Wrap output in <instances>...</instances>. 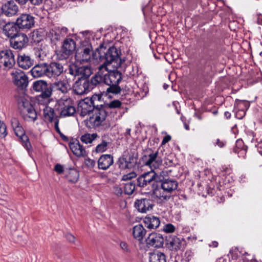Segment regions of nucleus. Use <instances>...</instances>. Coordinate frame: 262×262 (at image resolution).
Returning <instances> with one entry per match:
<instances>
[{
  "label": "nucleus",
  "mask_w": 262,
  "mask_h": 262,
  "mask_svg": "<svg viewBox=\"0 0 262 262\" xmlns=\"http://www.w3.org/2000/svg\"><path fill=\"white\" fill-rule=\"evenodd\" d=\"M49 35L51 37V39L52 42L55 40H59L61 38V36L59 33L53 30H52L50 32Z\"/></svg>",
  "instance_id": "8fccbe9b"
},
{
  "label": "nucleus",
  "mask_w": 262,
  "mask_h": 262,
  "mask_svg": "<svg viewBox=\"0 0 262 262\" xmlns=\"http://www.w3.org/2000/svg\"><path fill=\"white\" fill-rule=\"evenodd\" d=\"M84 163L85 166L89 169H93L96 165L95 161L89 158L85 159Z\"/></svg>",
  "instance_id": "603ef678"
},
{
  "label": "nucleus",
  "mask_w": 262,
  "mask_h": 262,
  "mask_svg": "<svg viewBox=\"0 0 262 262\" xmlns=\"http://www.w3.org/2000/svg\"><path fill=\"white\" fill-rule=\"evenodd\" d=\"M32 89L36 92L39 93L38 96V100L40 99L48 100L52 95L51 83H48L43 80H38L33 82Z\"/></svg>",
  "instance_id": "0eeeda50"
},
{
  "label": "nucleus",
  "mask_w": 262,
  "mask_h": 262,
  "mask_svg": "<svg viewBox=\"0 0 262 262\" xmlns=\"http://www.w3.org/2000/svg\"><path fill=\"white\" fill-rule=\"evenodd\" d=\"M28 41L26 34L18 33L10 39V46L15 49L21 50L27 46Z\"/></svg>",
  "instance_id": "4468645a"
},
{
  "label": "nucleus",
  "mask_w": 262,
  "mask_h": 262,
  "mask_svg": "<svg viewBox=\"0 0 262 262\" xmlns=\"http://www.w3.org/2000/svg\"><path fill=\"white\" fill-rule=\"evenodd\" d=\"M75 41L72 38H68L64 40L61 48L57 54L59 60H63L68 59L72 55L76 50Z\"/></svg>",
  "instance_id": "6e6552de"
},
{
  "label": "nucleus",
  "mask_w": 262,
  "mask_h": 262,
  "mask_svg": "<svg viewBox=\"0 0 262 262\" xmlns=\"http://www.w3.org/2000/svg\"><path fill=\"white\" fill-rule=\"evenodd\" d=\"M146 233V230L141 224L135 226L133 229V234L135 238L138 241L142 240Z\"/></svg>",
  "instance_id": "473e14b6"
},
{
  "label": "nucleus",
  "mask_w": 262,
  "mask_h": 262,
  "mask_svg": "<svg viewBox=\"0 0 262 262\" xmlns=\"http://www.w3.org/2000/svg\"><path fill=\"white\" fill-rule=\"evenodd\" d=\"M144 165L152 168H157L162 164V159L159 156L158 151H154L151 149L147 150L146 154L141 158Z\"/></svg>",
  "instance_id": "1a4fd4ad"
},
{
  "label": "nucleus",
  "mask_w": 262,
  "mask_h": 262,
  "mask_svg": "<svg viewBox=\"0 0 262 262\" xmlns=\"http://www.w3.org/2000/svg\"><path fill=\"white\" fill-rule=\"evenodd\" d=\"M79 66L74 63L70 65L68 69L69 73L74 76H79Z\"/></svg>",
  "instance_id": "de8ad7c7"
},
{
  "label": "nucleus",
  "mask_w": 262,
  "mask_h": 262,
  "mask_svg": "<svg viewBox=\"0 0 262 262\" xmlns=\"http://www.w3.org/2000/svg\"><path fill=\"white\" fill-rule=\"evenodd\" d=\"M98 137L97 133H86L80 137L81 141L85 144L91 143L94 140Z\"/></svg>",
  "instance_id": "ea45409f"
},
{
  "label": "nucleus",
  "mask_w": 262,
  "mask_h": 262,
  "mask_svg": "<svg viewBox=\"0 0 262 262\" xmlns=\"http://www.w3.org/2000/svg\"><path fill=\"white\" fill-rule=\"evenodd\" d=\"M125 159L130 169L134 168L138 160V154L135 152H128L127 154H124Z\"/></svg>",
  "instance_id": "72a5a7b5"
},
{
  "label": "nucleus",
  "mask_w": 262,
  "mask_h": 262,
  "mask_svg": "<svg viewBox=\"0 0 262 262\" xmlns=\"http://www.w3.org/2000/svg\"><path fill=\"white\" fill-rule=\"evenodd\" d=\"M7 135V127L4 121L0 120V137L5 138Z\"/></svg>",
  "instance_id": "09e8293b"
},
{
  "label": "nucleus",
  "mask_w": 262,
  "mask_h": 262,
  "mask_svg": "<svg viewBox=\"0 0 262 262\" xmlns=\"http://www.w3.org/2000/svg\"><path fill=\"white\" fill-rule=\"evenodd\" d=\"M114 193L118 196H121L122 194V189L121 187L118 186H115L113 188Z\"/></svg>",
  "instance_id": "4d7b16f0"
},
{
  "label": "nucleus",
  "mask_w": 262,
  "mask_h": 262,
  "mask_svg": "<svg viewBox=\"0 0 262 262\" xmlns=\"http://www.w3.org/2000/svg\"><path fill=\"white\" fill-rule=\"evenodd\" d=\"M43 116L46 121L51 123L55 122L56 118L59 119V116L56 115L54 110L49 106H46L43 108Z\"/></svg>",
  "instance_id": "2f4dec72"
},
{
  "label": "nucleus",
  "mask_w": 262,
  "mask_h": 262,
  "mask_svg": "<svg viewBox=\"0 0 262 262\" xmlns=\"http://www.w3.org/2000/svg\"><path fill=\"white\" fill-rule=\"evenodd\" d=\"M171 140V137L169 135L165 136L162 140V144H165Z\"/></svg>",
  "instance_id": "69168bd1"
},
{
  "label": "nucleus",
  "mask_w": 262,
  "mask_h": 262,
  "mask_svg": "<svg viewBox=\"0 0 262 262\" xmlns=\"http://www.w3.org/2000/svg\"><path fill=\"white\" fill-rule=\"evenodd\" d=\"M109 144V142L103 140L102 142L99 144L95 148L96 152H102L107 150V146Z\"/></svg>",
  "instance_id": "49530a36"
},
{
  "label": "nucleus",
  "mask_w": 262,
  "mask_h": 262,
  "mask_svg": "<svg viewBox=\"0 0 262 262\" xmlns=\"http://www.w3.org/2000/svg\"><path fill=\"white\" fill-rule=\"evenodd\" d=\"M15 64V55L11 50H5L0 52V68L8 71Z\"/></svg>",
  "instance_id": "9d476101"
},
{
  "label": "nucleus",
  "mask_w": 262,
  "mask_h": 262,
  "mask_svg": "<svg viewBox=\"0 0 262 262\" xmlns=\"http://www.w3.org/2000/svg\"><path fill=\"white\" fill-rule=\"evenodd\" d=\"M30 73L34 78L47 77L48 63L46 62H41L36 64L32 68Z\"/></svg>",
  "instance_id": "5701e85b"
},
{
  "label": "nucleus",
  "mask_w": 262,
  "mask_h": 262,
  "mask_svg": "<svg viewBox=\"0 0 262 262\" xmlns=\"http://www.w3.org/2000/svg\"><path fill=\"white\" fill-rule=\"evenodd\" d=\"M17 61L18 66L24 69H28L33 65L34 60L25 54H19Z\"/></svg>",
  "instance_id": "a878e982"
},
{
  "label": "nucleus",
  "mask_w": 262,
  "mask_h": 262,
  "mask_svg": "<svg viewBox=\"0 0 262 262\" xmlns=\"http://www.w3.org/2000/svg\"><path fill=\"white\" fill-rule=\"evenodd\" d=\"M15 2L20 6H24L28 2L34 6H39L42 3L43 0H15Z\"/></svg>",
  "instance_id": "37998d69"
},
{
  "label": "nucleus",
  "mask_w": 262,
  "mask_h": 262,
  "mask_svg": "<svg viewBox=\"0 0 262 262\" xmlns=\"http://www.w3.org/2000/svg\"><path fill=\"white\" fill-rule=\"evenodd\" d=\"M15 99L19 108L24 115V118L28 121L34 122L37 119V115L30 102L23 94L15 95Z\"/></svg>",
  "instance_id": "20e7f679"
},
{
  "label": "nucleus",
  "mask_w": 262,
  "mask_h": 262,
  "mask_svg": "<svg viewBox=\"0 0 262 262\" xmlns=\"http://www.w3.org/2000/svg\"><path fill=\"white\" fill-rule=\"evenodd\" d=\"M11 125L15 135L18 137L23 147L29 153L32 151V147L28 137L26 135L25 131L20 124L19 119L13 117L11 120Z\"/></svg>",
  "instance_id": "39448f33"
},
{
  "label": "nucleus",
  "mask_w": 262,
  "mask_h": 262,
  "mask_svg": "<svg viewBox=\"0 0 262 262\" xmlns=\"http://www.w3.org/2000/svg\"><path fill=\"white\" fill-rule=\"evenodd\" d=\"M89 84L91 91L97 86L105 84L103 72L99 71L91 78L90 80H89Z\"/></svg>",
  "instance_id": "bb28decb"
},
{
  "label": "nucleus",
  "mask_w": 262,
  "mask_h": 262,
  "mask_svg": "<svg viewBox=\"0 0 262 262\" xmlns=\"http://www.w3.org/2000/svg\"><path fill=\"white\" fill-rule=\"evenodd\" d=\"M66 176L70 182L75 183L79 179V172L74 168H71L69 170Z\"/></svg>",
  "instance_id": "4c0bfd02"
},
{
  "label": "nucleus",
  "mask_w": 262,
  "mask_h": 262,
  "mask_svg": "<svg viewBox=\"0 0 262 262\" xmlns=\"http://www.w3.org/2000/svg\"><path fill=\"white\" fill-rule=\"evenodd\" d=\"M69 147L74 155L78 157H84L86 156V152L77 140H73L69 143Z\"/></svg>",
  "instance_id": "b1692460"
},
{
  "label": "nucleus",
  "mask_w": 262,
  "mask_h": 262,
  "mask_svg": "<svg viewBox=\"0 0 262 262\" xmlns=\"http://www.w3.org/2000/svg\"><path fill=\"white\" fill-rule=\"evenodd\" d=\"M59 122V119L56 118L55 121L54 122V128H55L56 132L57 133H58L59 134H61V132L59 127V125H58Z\"/></svg>",
  "instance_id": "052dcab7"
},
{
  "label": "nucleus",
  "mask_w": 262,
  "mask_h": 262,
  "mask_svg": "<svg viewBox=\"0 0 262 262\" xmlns=\"http://www.w3.org/2000/svg\"><path fill=\"white\" fill-rule=\"evenodd\" d=\"M117 164L119 168L121 169H130L123 155L118 159Z\"/></svg>",
  "instance_id": "c03bdc74"
},
{
  "label": "nucleus",
  "mask_w": 262,
  "mask_h": 262,
  "mask_svg": "<svg viewBox=\"0 0 262 262\" xmlns=\"http://www.w3.org/2000/svg\"><path fill=\"white\" fill-rule=\"evenodd\" d=\"M61 106L60 116L66 117L73 116L76 112L73 102L71 99H66L62 102Z\"/></svg>",
  "instance_id": "aec40b11"
},
{
  "label": "nucleus",
  "mask_w": 262,
  "mask_h": 262,
  "mask_svg": "<svg viewBox=\"0 0 262 262\" xmlns=\"http://www.w3.org/2000/svg\"><path fill=\"white\" fill-rule=\"evenodd\" d=\"M145 226L148 229H156L160 224L159 218L154 215L146 216L144 220Z\"/></svg>",
  "instance_id": "7c9ffc66"
},
{
  "label": "nucleus",
  "mask_w": 262,
  "mask_h": 262,
  "mask_svg": "<svg viewBox=\"0 0 262 262\" xmlns=\"http://www.w3.org/2000/svg\"><path fill=\"white\" fill-rule=\"evenodd\" d=\"M226 144V142L224 141H221L219 139H217L214 143V145L218 146L220 148L223 147Z\"/></svg>",
  "instance_id": "13d9d810"
},
{
  "label": "nucleus",
  "mask_w": 262,
  "mask_h": 262,
  "mask_svg": "<svg viewBox=\"0 0 262 262\" xmlns=\"http://www.w3.org/2000/svg\"><path fill=\"white\" fill-rule=\"evenodd\" d=\"M234 106L238 110V113H242V116H244L246 114V111L249 108L250 104L247 101L236 99Z\"/></svg>",
  "instance_id": "f704fd0d"
},
{
  "label": "nucleus",
  "mask_w": 262,
  "mask_h": 262,
  "mask_svg": "<svg viewBox=\"0 0 262 262\" xmlns=\"http://www.w3.org/2000/svg\"><path fill=\"white\" fill-rule=\"evenodd\" d=\"M16 23L8 22L3 26V32L11 39L18 33Z\"/></svg>",
  "instance_id": "cd10ccee"
},
{
  "label": "nucleus",
  "mask_w": 262,
  "mask_h": 262,
  "mask_svg": "<svg viewBox=\"0 0 262 262\" xmlns=\"http://www.w3.org/2000/svg\"><path fill=\"white\" fill-rule=\"evenodd\" d=\"M149 262H166V255L164 253L158 251L150 253Z\"/></svg>",
  "instance_id": "c9c22d12"
},
{
  "label": "nucleus",
  "mask_w": 262,
  "mask_h": 262,
  "mask_svg": "<svg viewBox=\"0 0 262 262\" xmlns=\"http://www.w3.org/2000/svg\"><path fill=\"white\" fill-rule=\"evenodd\" d=\"M75 94L82 95L87 94L91 90L89 86V80L83 79L77 80L73 86Z\"/></svg>",
  "instance_id": "a211bd4d"
},
{
  "label": "nucleus",
  "mask_w": 262,
  "mask_h": 262,
  "mask_svg": "<svg viewBox=\"0 0 262 262\" xmlns=\"http://www.w3.org/2000/svg\"><path fill=\"white\" fill-rule=\"evenodd\" d=\"M154 206L152 200L149 199H138L135 202V208L141 213H146L147 211L151 210Z\"/></svg>",
  "instance_id": "dca6fc26"
},
{
  "label": "nucleus",
  "mask_w": 262,
  "mask_h": 262,
  "mask_svg": "<svg viewBox=\"0 0 262 262\" xmlns=\"http://www.w3.org/2000/svg\"><path fill=\"white\" fill-rule=\"evenodd\" d=\"M113 163V156L110 154L103 155L98 160V168L100 169L106 170Z\"/></svg>",
  "instance_id": "393cba45"
},
{
  "label": "nucleus",
  "mask_w": 262,
  "mask_h": 262,
  "mask_svg": "<svg viewBox=\"0 0 262 262\" xmlns=\"http://www.w3.org/2000/svg\"><path fill=\"white\" fill-rule=\"evenodd\" d=\"M178 182L173 179L161 180L159 177L158 182L156 183L154 189V194L159 199L167 200L170 197V193L177 189Z\"/></svg>",
  "instance_id": "7ed1b4c3"
},
{
  "label": "nucleus",
  "mask_w": 262,
  "mask_h": 262,
  "mask_svg": "<svg viewBox=\"0 0 262 262\" xmlns=\"http://www.w3.org/2000/svg\"><path fill=\"white\" fill-rule=\"evenodd\" d=\"M179 105L180 104L178 101H173L172 103V106L175 108L178 114L180 113L179 110L178 109V106H179Z\"/></svg>",
  "instance_id": "0e129e2a"
},
{
  "label": "nucleus",
  "mask_w": 262,
  "mask_h": 262,
  "mask_svg": "<svg viewBox=\"0 0 262 262\" xmlns=\"http://www.w3.org/2000/svg\"><path fill=\"white\" fill-rule=\"evenodd\" d=\"M79 76L81 78L79 79H87L92 74V69L90 66H83L79 67Z\"/></svg>",
  "instance_id": "e433bc0d"
},
{
  "label": "nucleus",
  "mask_w": 262,
  "mask_h": 262,
  "mask_svg": "<svg viewBox=\"0 0 262 262\" xmlns=\"http://www.w3.org/2000/svg\"><path fill=\"white\" fill-rule=\"evenodd\" d=\"M92 101L89 100V98H85L80 101L78 104V109L80 112V115L81 116H85L86 115L89 116V114L91 113L94 109H95V105L92 103Z\"/></svg>",
  "instance_id": "6ab92c4d"
},
{
  "label": "nucleus",
  "mask_w": 262,
  "mask_h": 262,
  "mask_svg": "<svg viewBox=\"0 0 262 262\" xmlns=\"http://www.w3.org/2000/svg\"><path fill=\"white\" fill-rule=\"evenodd\" d=\"M98 55L96 58H99L101 61L104 60V64H109L115 63L114 66H120L121 60L120 57L121 51L117 49L114 46L110 47L107 50L104 48L103 45H101L99 48L97 49Z\"/></svg>",
  "instance_id": "f03ea898"
},
{
  "label": "nucleus",
  "mask_w": 262,
  "mask_h": 262,
  "mask_svg": "<svg viewBox=\"0 0 262 262\" xmlns=\"http://www.w3.org/2000/svg\"><path fill=\"white\" fill-rule=\"evenodd\" d=\"M159 176L153 170L144 172L139 176L136 180L137 187H145L148 185H152L151 191L154 194V189L156 187V183L158 182Z\"/></svg>",
  "instance_id": "423d86ee"
},
{
  "label": "nucleus",
  "mask_w": 262,
  "mask_h": 262,
  "mask_svg": "<svg viewBox=\"0 0 262 262\" xmlns=\"http://www.w3.org/2000/svg\"><path fill=\"white\" fill-rule=\"evenodd\" d=\"M18 7L13 0L8 1L2 4L1 7L2 14L11 17L16 15L18 12Z\"/></svg>",
  "instance_id": "2eb2a0df"
},
{
  "label": "nucleus",
  "mask_w": 262,
  "mask_h": 262,
  "mask_svg": "<svg viewBox=\"0 0 262 262\" xmlns=\"http://www.w3.org/2000/svg\"><path fill=\"white\" fill-rule=\"evenodd\" d=\"M51 88L53 91H60L63 94H66L71 89L69 83L64 80H59L51 83Z\"/></svg>",
  "instance_id": "c756f323"
},
{
  "label": "nucleus",
  "mask_w": 262,
  "mask_h": 262,
  "mask_svg": "<svg viewBox=\"0 0 262 262\" xmlns=\"http://www.w3.org/2000/svg\"><path fill=\"white\" fill-rule=\"evenodd\" d=\"M209 246L216 248L218 246V243L216 241H212L209 244Z\"/></svg>",
  "instance_id": "774afa93"
},
{
  "label": "nucleus",
  "mask_w": 262,
  "mask_h": 262,
  "mask_svg": "<svg viewBox=\"0 0 262 262\" xmlns=\"http://www.w3.org/2000/svg\"><path fill=\"white\" fill-rule=\"evenodd\" d=\"M131 129L130 128H127L124 134V136L127 139H128L130 137Z\"/></svg>",
  "instance_id": "338daca9"
},
{
  "label": "nucleus",
  "mask_w": 262,
  "mask_h": 262,
  "mask_svg": "<svg viewBox=\"0 0 262 262\" xmlns=\"http://www.w3.org/2000/svg\"><path fill=\"white\" fill-rule=\"evenodd\" d=\"M17 27L22 30H28L34 26V17L30 14L23 13L16 19Z\"/></svg>",
  "instance_id": "f8f14e48"
},
{
  "label": "nucleus",
  "mask_w": 262,
  "mask_h": 262,
  "mask_svg": "<svg viewBox=\"0 0 262 262\" xmlns=\"http://www.w3.org/2000/svg\"><path fill=\"white\" fill-rule=\"evenodd\" d=\"M63 71L62 65L57 62H51L48 63L47 77L50 78H56L59 76Z\"/></svg>",
  "instance_id": "412c9836"
},
{
  "label": "nucleus",
  "mask_w": 262,
  "mask_h": 262,
  "mask_svg": "<svg viewBox=\"0 0 262 262\" xmlns=\"http://www.w3.org/2000/svg\"><path fill=\"white\" fill-rule=\"evenodd\" d=\"M11 75L14 84L17 87L23 90L28 86V78L24 72L19 69H14Z\"/></svg>",
  "instance_id": "ddd939ff"
},
{
  "label": "nucleus",
  "mask_w": 262,
  "mask_h": 262,
  "mask_svg": "<svg viewBox=\"0 0 262 262\" xmlns=\"http://www.w3.org/2000/svg\"><path fill=\"white\" fill-rule=\"evenodd\" d=\"M167 244L168 249L171 251L176 252L180 249V238L179 235H171L167 239Z\"/></svg>",
  "instance_id": "c85d7f7f"
},
{
  "label": "nucleus",
  "mask_w": 262,
  "mask_h": 262,
  "mask_svg": "<svg viewBox=\"0 0 262 262\" xmlns=\"http://www.w3.org/2000/svg\"><path fill=\"white\" fill-rule=\"evenodd\" d=\"M136 187L135 180L128 181L124 184V192L127 195H130L133 193Z\"/></svg>",
  "instance_id": "58836bf2"
},
{
  "label": "nucleus",
  "mask_w": 262,
  "mask_h": 262,
  "mask_svg": "<svg viewBox=\"0 0 262 262\" xmlns=\"http://www.w3.org/2000/svg\"><path fill=\"white\" fill-rule=\"evenodd\" d=\"M103 106H105L106 112H108L109 108H123L121 102L119 100H114L109 103H104Z\"/></svg>",
  "instance_id": "a19ab883"
},
{
  "label": "nucleus",
  "mask_w": 262,
  "mask_h": 262,
  "mask_svg": "<svg viewBox=\"0 0 262 262\" xmlns=\"http://www.w3.org/2000/svg\"><path fill=\"white\" fill-rule=\"evenodd\" d=\"M192 256V253L191 251H187L185 254V257H186V261H189L191 257Z\"/></svg>",
  "instance_id": "e2e57ef3"
},
{
  "label": "nucleus",
  "mask_w": 262,
  "mask_h": 262,
  "mask_svg": "<svg viewBox=\"0 0 262 262\" xmlns=\"http://www.w3.org/2000/svg\"><path fill=\"white\" fill-rule=\"evenodd\" d=\"M65 237L69 242L74 243L75 237L73 234L71 233H67L66 234Z\"/></svg>",
  "instance_id": "bf43d9fd"
},
{
  "label": "nucleus",
  "mask_w": 262,
  "mask_h": 262,
  "mask_svg": "<svg viewBox=\"0 0 262 262\" xmlns=\"http://www.w3.org/2000/svg\"><path fill=\"white\" fill-rule=\"evenodd\" d=\"M163 231L166 233H172L176 230V227L170 223L165 225L163 227Z\"/></svg>",
  "instance_id": "3c124183"
},
{
  "label": "nucleus",
  "mask_w": 262,
  "mask_h": 262,
  "mask_svg": "<svg viewBox=\"0 0 262 262\" xmlns=\"http://www.w3.org/2000/svg\"><path fill=\"white\" fill-rule=\"evenodd\" d=\"M35 55L36 57L41 61L45 60V57H46V54L45 51H43L42 49L38 50L35 52Z\"/></svg>",
  "instance_id": "5fc2aeb1"
},
{
  "label": "nucleus",
  "mask_w": 262,
  "mask_h": 262,
  "mask_svg": "<svg viewBox=\"0 0 262 262\" xmlns=\"http://www.w3.org/2000/svg\"><path fill=\"white\" fill-rule=\"evenodd\" d=\"M101 98V94H94L91 98H89V100H90L92 102V103L97 107L99 106H103V104H98V102L100 101Z\"/></svg>",
  "instance_id": "a18cd8bd"
},
{
  "label": "nucleus",
  "mask_w": 262,
  "mask_h": 262,
  "mask_svg": "<svg viewBox=\"0 0 262 262\" xmlns=\"http://www.w3.org/2000/svg\"><path fill=\"white\" fill-rule=\"evenodd\" d=\"M108 87L106 89V92L108 94L111 93L114 95L120 94L122 89L119 86V84H107Z\"/></svg>",
  "instance_id": "79ce46f5"
},
{
  "label": "nucleus",
  "mask_w": 262,
  "mask_h": 262,
  "mask_svg": "<svg viewBox=\"0 0 262 262\" xmlns=\"http://www.w3.org/2000/svg\"><path fill=\"white\" fill-rule=\"evenodd\" d=\"M137 174L135 172H130V173H128L127 174H124L123 176H122V181H132V179L133 178H134L136 177Z\"/></svg>",
  "instance_id": "864d4df0"
},
{
  "label": "nucleus",
  "mask_w": 262,
  "mask_h": 262,
  "mask_svg": "<svg viewBox=\"0 0 262 262\" xmlns=\"http://www.w3.org/2000/svg\"><path fill=\"white\" fill-rule=\"evenodd\" d=\"M164 241L163 236L156 232L150 233L146 239V244L149 247L151 246L155 248H161L163 246Z\"/></svg>",
  "instance_id": "f3484780"
},
{
  "label": "nucleus",
  "mask_w": 262,
  "mask_h": 262,
  "mask_svg": "<svg viewBox=\"0 0 262 262\" xmlns=\"http://www.w3.org/2000/svg\"><path fill=\"white\" fill-rule=\"evenodd\" d=\"M54 169L58 174H61L64 172L63 167L60 164H56L54 166Z\"/></svg>",
  "instance_id": "6e6d98bb"
},
{
  "label": "nucleus",
  "mask_w": 262,
  "mask_h": 262,
  "mask_svg": "<svg viewBox=\"0 0 262 262\" xmlns=\"http://www.w3.org/2000/svg\"><path fill=\"white\" fill-rule=\"evenodd\" d=\"M120 246L121 249L125 252L129 251V248L128 247V245L124 242H121L120 244Z\"/></svg>",
  "instance_id": "680f3d73"
},
{
  "label": "nucleus",
  "mask_w": 262,
  "mask_h": 262,
  "mask_svg": "<svg viewBox=\"0 0 262 262\" xmlns=\"http://www.w3.org/2000/svg\"><path fill=\"white\" fill-rule=\"evenodd\" d=\"M92 51L91 45L87 46L82 45L76 51L75 58L78 63H82L87 62L91 59V54Z\"/></svg>",
  "instance_id": "9b49d317"
},
{
  "label": "nucleus",
  "mask_w": 262,
  "mask_h": 262,
  "mask_svg": "<svg viewBox=\"0 0 262 262\" xmlns=\"http://www.w3.org/2000/svg\"><path fill=\"white\" fill-rule=\"evenodd\" d=\"M108 114V112H106L105 106H98L89 114L84 121V124L90 129L98 132L106 130L110 127L109 124L106 122Z\"/></svg>",
  "instance_id": "f257e3e1"
},
{
  "label": "nucleus",
  "mask_w": 262,
  "mask_h": 262,
  "mask_svg": "<svg viewBox=\"0 0 262 262\" xmlns=\"http://www.w3.org/2000/svg\"><path fill=\"white\" fill-rule=\"evenodd\" d=\"M122 79V73L117 70H113L104 73L105 84H119Z\"/></svg>",
  "instance_id": "4be33fe9"
}]
</instances>
